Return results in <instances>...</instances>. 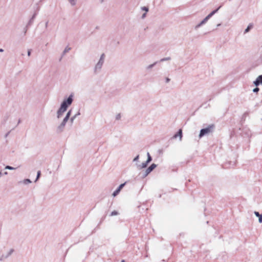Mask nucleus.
<instances>
[{
	"instance_id": "20",
	"label": "nucleus",
	"mask_w": 262,
	"mask_h": 262,
	"mask_svg": "<svg viewBox=\"0 0 262 262\" xmlns=\"http://www.w3.org/2000/svg\"><path fill=\"white\" fill-rule=\"evenodd\" d=\"M157 63V61L154 62V63L152 64H151L149 66H148L146 68L147 69H151Z\"/></svg>"
},
{
	"instance_id": "40",
	"label": "nucleus",
	"mask_w": 262,
	"mask_h": 262,
	"mask_svg": "<svg viewBox=\"0 0 262 262\" xmlns=\"http://www.w3.org/2000/svg\"><path fill=\"white\" fill-rule=\"evenodd\" d=\"M48 23H49V21H47L46 23V24H45V27H46V28H47L48 27Z\"/></svg>"
},
{
	"instance_id": "45",
	"label": "nucleus",
	"mask_w": 262,
	"mask_h": 262,
	"mask_svg": "<svg viewBox=\"0 0 262 262\" xmlns=\"http://www.w3.org/2000/svg\"><path fill=\"white\" fill-rule=\"evenodd\" d=\"M4 174H5V175H6V174H8V172H7V171H6V172H4Z\"/></svg>"
},
{
	"instance_id": "46",
	"label": "nucleus",
	"mask_w": 262,
	"mask_h": 262,
	"mask_svg": "<svg viewBox=\"0 0 262 262\" xmlns=\"http://www.w3.org/2000/svg\"><path fill=\"white\" fill-rule=\"evenodd\" d=\"M221 25V24H217V27H219V26H220Z\"/></svg>"
},
{
	"instance_id": "1",
	"label": "nucleus",
	"mask_w": 262,
	"mask_h": 262,
	"mask_svg": "<svg viewBox=\"0 0 262 262\" xmlns=\"http://www.w3.org/2000/svg\"><path fill=\"white\" fill-rule=\"evenodd\" d=\"M74 94H71L68 98L64 99L61 102L59 108L57 112V117L60 118L63 115V114L67 110L68 107L71 105L73 101Z\"/></svg>"
},
{
	"instance_id": "9",
	"label": "nucleus",
	"mask_w": 262,
	"mask_h": 262,
	"mask_svg": "<svg viewBox=\"0 0 262 262\" xmlns=\"http://www.w3.org/2000/svg\"><path fill=\"white\" fill-rule=\"evenodd\" d=\"M178 137H179L180 138V140H182V130L181 129H180L178 132L177 133V134H176L173 138H177Z\"/></svg>"
},
{
	"instance_id": "48",
	"label": "nucleus",
	"mask_w": 262,
	"mask_h": 262,
	"mask_svg": "<svg viewBox=\"0 0 262 262\" xmlns=\"http://www.w3.org/2000/svg\"><path fill=\"white\" fill-rule=\"evenodd\" d=\"M260 60L262 61V56L260 57Z\"/></svg>"
},
{
	"instance_id": "27",
	"label": "nucleus",
	"mask_w": 262,
	"mask_h": 262,
	"mask_svg": "<svg viewBox=\"0 0 262 262\" xmlns=\"http://www.w3.org/2000/svg\"><path fill=\"white\" fill-rule=\"evenodd\" d=\"M118 214V212L117 211H113L111 212V216L116 215Z\"/></svg>"
},
{
	"instance_id": "18",
	"label": "nucleus",
	"mask_w": 262,
	"mask_h": 262,
	"mask_svg": "<svg viewBox=\"0 0 262 262\" xmlns=\"http://www.w3.org/2000/svg\"><path fill=\"white\" fill-rule=\"evenodd\" d=\"M253 27V25L252 24H249L247 28L245 30L244 33H248Z\"/></svg>"
},
{
	"instance_id": "43",
	"label": "nucleus",
	"mask_w": 262,
	"mask_h": 262,
	"mask_svg": "<svg viewBox=\"0 0 262 262\" xmlns=\"http://www.w3.org/2000/svg\"><path fill=\"white\" fill-rule=\"evenodd\" d=\"M4 51V50L2 49H0V52H3Z\"/></svg>"
},
{
	"instance_id": "15",
	"label": "nucleus",
	"mask_w": 262,
	"mask_h": 262,
	"mask_svg": "<svg viewBox=\"0 0 262 262\" xmlns=\"http://www.w3.org/2000/svg\"><path fill=\"white\" fill-rule=\"evenodd\" d=\"M221 6H220L218 8H217L216 9L212 11L211 13H210L208 16L209 17V18H210L215 13H216L218 10L220 9Z\"/></svg>"
},
{
	"instance_id": "14",
	"label": "nucleus",
	"mask_w": 262,
	"mask_h": 262,
	"mask_svg": "<svg viewBox=\"0 0 262 262\" xmlns=\"http://www.w3.org/2000/svg\"><path fill=\"white\" fill-rule=\"evenodd\" d=\"M221 6H220L218 8H217L216 9L212 11L211 13H210L208 16L209 17V18H210L215 13H216L218 10L220 9Z\"/></svg>"
},
{
	"instance_id": "28",
	"label": "nucleus",
	"mask_w": 262,
	"mask_h": 262,
	"mask_svg": "<svg viewBox=\"0 0 262 262\" xmlns=\"http://www.w3.org/2000/svg\"><path fill=\"white\" fill-rule=\"evenodd\" d=\"M71 113H72V110H70L67 113L66 116H68V117H70L71 116Z\"/></svg>"
},
{
	"instance_id": "30",
	"label": "nucleus",
	"mask_w": 262,
	"mask_h": 262,
	"mask_svg": "<svg viewBox=\"0 0 262 262\" xmlns=\"http://www.w3.org/2000/svg\"><path fill=\"white\" fill-rule=\"evenodd\" d=\"M259 91V89L258 87H256L255 88L253 89V92L254 93H257Z\"/></svg>"
},
{
	"instance_id": "8",
	"label": "nucleus",
	"mask_w": 262,
	"mask_h": 262,
	"mask_svg": "<svg viewBox=\"0 0 262 262\" xmlns=\"http://www.w3.org/2000/svg\"><path fill=\"white\" fill-rule=\"evenodd\" d=\"M255 86H258L259 84H262V75H259L256 79L254 81Z\"/></svg>"
},
{
	"instance_id": "34",
	"label": "nucleus",
	"mask_w": 262,
	"mask_h": 262,
	"mask_svg": "<svg viewBox=\"0 0 262 262\" xmlns=\"http://www.w3.org/2000/svg\"><path fill=\"white\" fill-rule=\"evenodd\" d=\"M206 23H207V21L206 20H205L204 18L200 22L201 25H204Z\"/></svg>"
},
{
	"instance_id": "2",
	"label": "nucleus",
	"mask_w": 262,
	"mask_h": 262,
	"mask_svg": "<svg viewBox=\"0 0 262 262\" xmlns=\"http://www.w3.org/2000/svg\"><path fill=\"white\" fill-rule=\"evenodd\" d=\"M215 128V125L213 124L209 125L207 127L201 129L199 137L201 138L203 136L212 133Z\"/></svg>"
},
{
	"instance_id": "29",
	"label": "nucleus",
	"mask_w": 262,
	"mask_h": 262,
	"mask_svg": "<svg viewBox=\"0 0 262 262\" xmlns=\"http://www.w3.org/2000/svg\"><path fill=\"white\" fill-rule=\"evenodd\" d=\"M121 114H118L116 116V120H120L121 119Z\"/></svg>"
},
{
	"instance_id": "10",
	"label": "nucleus",
	"mask_w": 262,
	"mask_h": 262,
	"mask_svg": "<svg viewBox=\"0 0 262 262\" xmlns=\"http://www.w3.org/2000/svg\"><path fill=\"white\" fill-rule=\"evenodd\" d=\"M36 13H34L33 15V16H32V17L31 18V19L29 20V22L28 23V24L27 25V27L31 26L32 24V23L34 21V18L36 17Z\"/></svg>"
},
{
	"instance_id": "6",
	"label": "nucleus",
	"mask_w": 262,
	"mask_h": 262,
	"mask_svg": "<svg viewBox=\"0 0 262 262\" xmlns=\"http://www.w3.org/2000/svg\"><path fill=\"white\" fill-rule=\"evenodd\" d=\"M14 251L13 249H11L7 254H3L0 257V261H2L9 257L13 253Z\"/></svg>"
},
{
	"instance_id": "25",
	"label": "nucleus",
	"mask_w": 262,
	"mask_h": 262,
	"mask_svg": "<svg viewBox=\"0 0 262 262\" xmlns=\"http://www.w3.org/2000/svg\"><path fill=\"white\" fill-rule=\"evenodd\" d=\"M69 3L72 6H75L76 5V0H68Z\"/></svg>"
},
{
	"instance_id": "39",
	"label": "nucleus",
	"mask_w": 262,
	"mask_h": 262,
	"mask_svg": "<svg viewBox=\"0 0 262 262\" xmlns=\"http://www.w3.org/2000/svg\"><path fill=\"white\" fill-rule=\"evenodd\" d=\"M146 13L143 14L142 15V18H144L146 16Z\"/></svg>"
},
{
	"instance_id": "12",
	"label": "nucleus",
	"mask_w": 262,
	"mask_h": 262,
	"mask_svg": "<svg viewBox=\"0 0 262 262\" xmlns=\"http://www.w3.org/2000/svg\"><path fill=\"white\" fill-rule=\"evenodd\" d=\"M254 213L257 217H258L259 223H262V214H260L257 211H254Z\"/></svg>"
},
{
	"instance_id": "23",
	"label": "nucleus",
	"mask_w": 262,
	"mask_h": 262,
	"mask_svg": "<svg viewBox=\"0 0 262 262\" xmlns=\"http://www.w3.org/2000/svg\"><path fill=\"white\" fill-rule=\"evenodd\" d=\"M40 175H41V172H40V171L39 170L37 171V176H36V178L35 182H36L39 179V178L40 177Z\"/></svg>"
},
{
	"instance_id": "22",
	"label": "nucleus",
	"mask_w": 262,
	"mask_h": 262,
	"mask_svg": "<svg viewBox=\"0 0 262 262\" xmlns=\"http://www.w3.org/2000/svg\"><path fill=\"white\" fill-rule=\"evenodd\" d=\"M170 59H171V58L170 57H165V58H163L161 59L160 61V62H163V61H164L170 60Z\"/></svg>"
},
{
	"instance_id": "21",
	"label": "nucleus",
	"mask_w": 262,
	"mask_h": 262,
	"mask_svg": "<svg viewBox=\"0 0 262 262\" xmlns=\"http://www.w3.org/2000/svg\"><path fill=\"white\" fill-rule=\"evenodd\" d=\"M70 119L69 117H68V116H65V117L63 118L62 122H63V123L66 124L67 123V121H68V120Z\"/></svg>"
},
{
	"instance_id": "3",
	"label": "nucleus",
	"mask_w": 262,
	"mask_h": 262,
	"mask_svg": "<svg viewBox=\"0 0 262 262\" xmlns=\"http://www.w3.org/2000/svg\"><path fill=\"white\" fill-rule=\"evenodd\" d=\"M104 59H105V54L104 53L102 54L100 56V59L98 61V62L96 63V64L94 68V73H97L98 72H99L104 63Z\"/></svg>"
},
{
	"instance_id": "11",
	"label": "nucleus",
	"mask_w": 262,
	"mask_h": 262,
	"mask_svg": "<svg viewBox=\"0 0 262 262\" xmlns=\"http://www.w3.org/2000/svg\"><path fill=\"white\" fill-rule=\"evenodd\" d=\"M71 49V48L70 47H66V48L64 49V50H63L62 53V55H61V58H60L59 60L60 61L62 58V57L68 52H69V51H70Z\"/></svg>"
},
{
	"instance_id": "41",
	"label": "nucleus",
	"mask_w": 262,
	"mask_h": 262,
	"mask_svg": "<svg viewBox=\"0 0 262 262\" xmlns=\"http://www.w3.org/2000/svg\"><path fill=\"white\" fill-rule=\"evenodd\" d=\"M247 115H248V113H247V112H246V113H245L244 114V115H243V117H246Z\"/></svg>"
},
{
	"instance_id": "24",
	"label": "nucleus",
	"mask_w": 262,
	"mask_h": 262,
	"mask_svg": "<svg viewBox=\"0 0 262 262\" xmlns=\"http://www.w3.org/2000/svg\"><path fill=\"white\" fill-rule=\"evenodd\" d=\"M31 183V181L30 179H25L24 180V183L25 184H29V183Z\"/></svg>"
},
{
	"instance_id": "4",
	"label": "nucleus",
	"mask_w": 262,
	"mask_h": 262,
	"mask_svg": "<svg viewBox=\"0 0 262 262\" xmlns=\"http://www.w3.org/2000/svg\"><path fill=\"white\" fill-rule=\"evenodd\" d=\"M157 165L155 163H152L150 166H149L145 170H143L141 172V174L142 175V177L143 178L147 177L156 167Z\"/></svg>"
},
{
	"instance_id": "33",
	"label": "nucleus",
	"mask_w": 262,
	"mask_h": 262,
	"mask_svg": "<svg viewBox=\"0 0 262 262\" xmlns=\"http://www.w3.org/2000/svg\"><path fill=\"white\" fill-rule=\"evenodd\" d=\"M31 51L32 50L31 49H29L28 50V52H27V55L28 56H30L31 55Z\"/></svg>"
},
{
	"instance_id": "32",
	"label": "nucleus",
	"mask_w": 262,
	"mask_h": 262,
	"mask_svg": "<svg viewBox=\"0 0 262 262\" xmlns=\"http://www.w3.org/2000/svg\"><path fill=\"white\" fill-rule=\"evenodd\" d=\"M139 159V155H137L133 160L134 162L137 161Z\"/></svg>"
},
{
	"instance_id": "13",
	"label": "nucleus",
	"mask_w": 262,
	"mask_h": 262,
	"mask_svg": "<svg viewBox=\"0 0 262 262\" xmlns=\"http://www.w3.org/2000/svg\"><path fill=\"white\" fill-rule=\"evenodd\" d=\"M148 164V163L146 161H145L144 162H143L141 165H138L137 167L138 169H141L142 168H146Z\"/></svg>"
},
{
	"instance_id": "36",
	"label": "nucleus",
	"mask_w": 262,
	"mask_h": 262,
	"mask_svg": "<svg viewBox=\"0 0 262 262\" xmlns=\"http://www.w3.org/2000/svg\"><path fill=\"white\" fill-rule=\"evenodd\" d=\"M170 79L168 77L166 78L165 79V81L166 83H168L170 81Z\"/></svg>"
},
{
	"instance_id": "17",
	"label": "nucleus",
	"mask_w": 262,
	"mask_h": 262,
	"mask_svg": "<svg viewBox=\"0 0 262 262\" xmlns=\"http://www.w3.org/2000/svg\"><path fill=\"white\" fill-rule=\"evenodd\" d=\"M80 112H78L76 114H75V115H74L73 116H72V117L70 118V122H71V123L72 124L73 123V122H74V120L76 119V118L78 116L80 115Z\"/></svg>"
},
{
	"instance_id": "37",
	"label": "nucleus",
	"mask_w": 262,
	"mask_h": 262,
	"mask_svg": "<svg viewBox=\"0 0 262 262\" xmlns=\"http://www.w3.org/2000/svg\"><path fill=\"white\" fill-rule=\"evenodd\" d=\"M210 18L208 15L204 18L205 20H206V21H207Z\"/></svg>"
},
{
	"instance_id": "38",
	"label": "nucleus",
	"mask_w": 262,
	"mask_h": 262,
	"mask_svg": "<svg viewBox=\"0 0 262 262\" xmlns=\"http://www.w3.org/2000/svg\"><path fill=\"white\" fill-rule=\"evenodd\" d=\"M210 18L208 15L204 18L205 20H206V21H207Z\"/></svg>"
},
{
	"instance_id": "5",
	"label": "nucleus",
	"mask_w": 262,
	"mask_h": 262,
	"mask_svg": "<svg viewBox=\"0 0 262 262\" xmlns=\"http://www.w3.org/2000/svg\"><path fill=\"white\" fill-rule=\"evenodd\" d=\"M125 184H126V182L120 184L119 185V186L117 188V189L115 191H114V192L112 194V195L114 197L117 196L119 194V193L120 192L121 190L125 186Z\"/></svg>"
},
{
	"instance_id": "47",
	"label": "nucleus",
	"mask_w": 262,
	"mask_h": 262,
	"mask_svg": "<svg viewBox=\"0 0 262 262\" xmlns=\"http://www.w3.org/2000/svg\"><path fill=\"white\" fill-rule=\"evenodd\" d=\"M104 0H100V3H102L103 2Z\"/></svg>"
},
{
	"instance_id": "31",
	"label": "nucleus",
	"mask_w": 262,
	"mask_h": 262,
	"mask_svg": "<svg viewBox=\"0 0 262 262\" xmlns=\"http://www.w3.org/2000/svg\"><path fill=\"white\" fill-rule=\"evenodd\" d=\"M141 9L142 10H144V11H146V12H147L148 11V8L147 7H142L141 8Z\"/></svg>"
},
{
	"instance_id": "7",
	"label": "nucleus",
	"mask_w": 262,
	"mask_h": 262,
	"mask_svg": "<svg viewBox=\"0 0 262 262\" xmlns=\"http://www.w3.org/2000/svg\"><path fill=\"white\" fill-rule=\"evenodd\" d=\"M65 126L66 124L61 122V123L57 127L56 132L58 134L62 133L64 129Z\"/></svg>"
},
{
	"instance_id": "35",
	"label": "nucleus",
	"mask_w": 262,
	"mask_h": 262,
	"mask_svg": "<svg viewBox=\"0 0 262 262\" xmlns=\"http://www.w3.org/2000/svg\"><path fill=\"white\" fill-rule=\"evenodd\" d=\"M202 25H201V23H200L198 25H197L195 27V29H197L198 28H199V27H200L201 26H202Z\"/></svg>"
},
{
	"instance_id": "16",
	"label": "nucleus",
	"mask_w": 262,
	"mask_h": 262,
	"mask_svg": "<svg viewBox=\"0 0 262 262\" xmlns=\"http://www.w3.org/2000/svg\"><path fill=\"white\" fill-rule=\"evenodd\" d=\"M221 6H220L218 8H217L216 9L212 11L211 13H210L208 16L209 17V18H210L215 13H216L218 10L220 9Z\"/></svg>"
},
{
	"instance_id": "44",
	"label": "nucleus",
	"mask_w": 262,
	"mask_h": 262,
	"mask_svg": "<svg viewBox=\"0 0 262 262\" xmlns=\"http://www.w3.org/2000/svg\"><path fill=\"white\" fill-rule=\"evenodd\" d=\"M2 175H3V174H2V173L1 172V171H0V178H1V177H2Z\"/></svg>"
},
{
	"instance_id": "42",
	"label": "nucleus",
	"mask_w": 262,
	"mask_h": 262,
	"mask_svg": "<svg viewBox=\"0 0 262 262\" xmlns=\"http://www.w3.org/2000/svg\"><path fill=\"white\" fill-rule=\"evenodd\" d=\"M9 133H10V132H8V133H7L5 135V138H7V136H8V135H9Z\"/></svg>"
},
{
	"instance_id": "26",
	"label": "nucleus",
	"mask_w": 262,
	"mask_h": 262,
	"mask_svg": "<svg viewBox=\"0 0 262 262\" xmlns=\"http://www.w3.org/2000/svg\"><path fill=\"white\" fill-rule=\"evenodd\" d=\"M5 169H9V170H13V169H15V168L13 167L10 166H8V165H7V166H6L5 167Z\"/></svg>"
},
{
	"instance_id": "19",
	"label": "nucleus",
	"mask_w": 262,
	"mask_h": 262,
	"mask_svg": "<svg viewBox=\"0 0 262 262\" xmlns=\"http://www.w3.org/2000/svg\"><path fill=\"white\" fill-rule=\"evenodd\" d=\"M147 160L146 161L148 163H150L151 161H152V158L150 156V154L149 152H147Z\"/></svg>"
}]
</instances>
